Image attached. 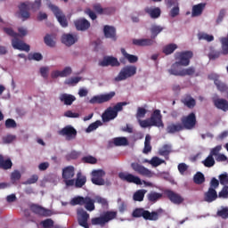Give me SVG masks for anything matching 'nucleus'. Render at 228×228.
Segmentation results:
<instances>
[{"mask_svg":"<svg viewBox=\"0 0 228 228\" xmlns=\"http://www.w3.org/2000/svg\"><path fill=\"white\" fill-rule=\"evenodd\" d=\"M41 7H42V0H35L34 3L23 2L18 6L20 11V15L22 20H28V19L31 17V14L29 13V10H32L33 12H37Z\"/></svg>","mask_w":228,"mask_h":228,"instance_id":"obj_1","label":"nucleus"},{"mask_svg":"<svg viewBox=\"0 0 228 228\" xmlns=\"http://www.w3.org/2000/svg\"><path fill=\"white\" fill-rule=\"evenodd\" d=\"M4 33L9 37H12V45L13 49H17L18 51H25V53H29L30 46L29 45L23 43L22 40L19 39V33L13 31L11 28H4Z\"/></svg>","mask_w":228,"mask_h":228,"instance_id":"obj_2","label":"nucleus"},{"mask_svg":"<svg viewBox=\"0 0 228 228\" xmlns=\"http://www.w3.org/2000/svg\"><path fill=\"white\" fill-rule=\"evenodd\" d=\"M133 218H142L144 220H150L151 222H156L159 220V214L157 211H149L144 208H135L132 213Z\"/></svg>","mask_w":228,"mask_h":228,"instance_id":"obj_3","label":"nucleus"},{"mask_svg":"<svg viewBox=\"0 0 228 228\" xmlns=\"http://www.w3.org/2000/svg\"><path fill=\"white\" fill-rule=\"evenodd\" d=\"M48 8H50V10L53 12L61 28H69V20H67V16L65 13H63V11L58 7V5L50 4Z\"/></svg>","mask_w":228,"mask_h":228,"instance_id":"obj_4","label":"nucleus"},{"mask_svg":"<svg viewBox=\"0 0 228 228\" xmlns=\"http://www.w3.org/2000/svg\"><path fill=\"white\" fill-rule=\"evenodd\" d=\"M181 124L183 131H191V129H195V126H197V116L195 115V112H191L189 115L182 117Z\"/></svg>","mask_w":228,"mask_h":228,"instance_id":"obj_5","label":"nucleus"},{"mask_svg":"<svg viewBox=\"0 0 228 228\" xmlns=\"http://www.w3.org/2000/svg\"><path fill=\"white\" fill-rule=\"evenodd\" d=\"M76 175L74 166H68L62 169V179L66 186H74L75 179H72Z\"/></svg>","mask_w":228,"mask_h":228,"instance_id":"obj_6","label":"nucleus"},{"mask_svg":"<svg viewBox=\"0 0 228 228\" xmlns=\"http://www.w3.org/2000/svg\"><path fill=\"white\" fill-rule=\"evenodd\" d=\"M116 94L115 91H111L109 94L94 95L89 100V104H104V102H110Z\"/></svg>","mask_w":228,"mask_h":228,"instance_id":"obj_7","label":"nucleus"},{"mask_svg":"<svg viewBox=\"0 0 228 228\" xmlns=\"http://www.w3.org/2000/svg\"><path fill=\"white\" fill-rule=\"evenodd\" d=\"M136 74V66H126L124 67L118 77H115V81H124L127 77H133Z\"/></svg>","mask_w":228,"mask_h":228,"instance_id":"obj_8","label":"nucleus"},{"mask_svg":"<svg viewBox=\"0 0 228 228\" xmlns=\"http://www.w3.org/2000/svg\"><path fill=\"white\" fill-rule=\"evenodd\" d=\"M92 178L91 181L93 184L96 186H104L106 184V181H104V175H106V172L102 169L93 170L91 173Z\"/></svg>","mask_w":228,"mask_h":228,"instance_id":"obj_9","label":"nucleus"},{"mask_svg":"<svg viewBox=\"0 0 228 228\" xmlns=\"http://www.w3.org/2000/svg\"><path fill=\"white\" fill-rule=\"evenodd\" d=\"M131 168L139 175H142V177L151 178L153 177L154 175V173H152V171H151L149 168L143 167L142 164L138 162H133L131 164Z\"/></svg>","mask_w":228,"mask_h":228,"instance_id":"obj_10","label":"nucleus"},{"mask_svg":"<svg viewBox=\"0 0 228 228\" xmlns=\"http://www.w3.org/2000/svg\"><path fill=\"white\" fill-rule=\"evenodd\" d=\"M77 222L80 227L90 228L88 224V220H90V214L86 213V210L83 208H78L77 210Z\"/></svg>","mask_w":228,"mask_h":228,"instance_id":"obj_11","label":"nucleus"},{"mask_svg":"<svg viewBox=\"0 0 228 228\" xmlns=\"http://www.w3.org/2000/svg\"><path fill=\"white\" fill-rule=\"evenodd\" d=\"M193 58V52L191 51H185L177 53L176 63L181 65L182 67H188L190 65V60Z\"/></svg>","mask_w":228,"mask_h":228,"instance_id":"obj_12","label":"nucleus"},{"mask_svg":"<svg viewBox=\"0 0 228 228\" xmlns=\"http://www.w3.org/2000/svg\"><path fill=\"white\" fill-rule=\"evenodd\" d=\"M118 177L119 179H121V181H124L125 183H129L137 185L142 184V179H140L139 176H136L131 173L120 172L118 174Z\"/></svg>","mask_w":228,"mask_h":228,"instance_id":"obj_13","label":"nucleus"},{"mask_svg":"<svg viewBox=\"0 0 228 228\" xmlns=\"http://www.w3.org/2000/svg\"><path fill=\"white\" fill-rule=\"evenodd\" d=\"M150 122H151V126L154 127H165V124H163V116L161 115V110H155L151 113Z\"/></svg>","mask_w":228,"mask_h":228,"instance_id":"obj_14","label":"nucleus"},{"mask_svg":"<svg viewBox=\"0 0 228 228\" xmlns=\"http://www.w3.org/2000/svg\"><path fill=\"white\" fill-rule=\"evenodd\" d=\"M59 134L61 136H66V140L68 141L75 140L76 136H77V130L72 126H66L59 131Z\"/></svg>","mask_w":228,"mask_h":228,"instance_id":"obj_15","label":"nucleus"},{"mask_svg":"<svg viewBox=\"0 0 228 228\" xmlns=\"http://www.w3.org/2000/svg\"><path fill=\"white\" fill-rule=\"evenodd\" d=\"M30 210L35 215H38V216H51V215H53V212H51V210L37 204H31Z\"/></svg>","mask_w":228,"mask_h":228,"instance_id":"obj_16","label":"nucleus"},{"mask_svg":"<svg viewBox=\"0 0 228 228\" xmlns=\"http://www.w3.org/2000/svg\"><path fill=\"white\" fill-rule=\"evenodd\" d=\"M212 102L217 110H221V111L227 112L228 111V101L224 98H219L218 96L212 97Z\"/></svg>","mask_w":228,"mask_h":228,"instance_id":"obj_17","label":"nucleus"},{"mask_svg":"<svg viewBox=\"0 0 228 228\" xmlns=\"http://www.w3.org/2000/svg\"><path fill=\"white\" fill-rule=\"evenodd\" d=\"M164 195H166L167 197V199H169L173 204L179 205V204H183V202H184V198L183 196H181L180 194L174 192V191L166 190L164 191Z\"/></svg>","mask_w":228,"mask_h":228,"instance_id":"obj_18","label":"nucleus"},{"mask_svg":"<svg viewBox=\"0 0 228 228\" xmlns=\"http://www.w3.org/2000/svg\"><path fill=\"white\" fill-rule=\"evenodd\" d=\"M219 77H220L215 73H211L208 75V79L214 81V83H215L217 90H219V92H227V90H228L227 85H225L224 82L220 81Z\"/></svg>","mask_w":228,"mask_h":228,"instance_id":"obj_19","label":"nucleus"},{"mask_svg":"<svg viewBox=\"0 0 228 228\" xmlns=\"http://www.w3.org/2000/svg\"><path fill=\"white\" fill-rule=\"evenodd\" d=\"M99 65L100 67H120V62H118V59L113 56H107L99 62Z\"/></svg>","mask_w":228,"mask_h":228,"instance_id":"obj_20","label":"nucleus"},{"mask_svg":"<svg viewBox=\"0 0 228 228\" xmlns=\"http://www.w3.org/2000/svg\"><path fill=\"white\" fill-rule=\"evenodd\" d=\"M77 31H87L90 29V21L85 18L77 19L74 21Z\"/></svg>","mask_w":228,"mask_h":228,"instance_id":"obj_21","label":"nucleus"},{"mask_svg":"<svg viewBox=\"0 0 228 228\" xmlns=\"http://www.w3.org/2000/svg\"><path fill=\"white\" fill-rule=\"evenodd\" d=\"M118 117L117 111H114L112 107H109L102 115V122H110V120H115Z\"/></svg>","mask_w":228,"mask_h":228,"instance_id":"obj_22","label":"nucleus"},{"mask_svg":"<svg viewBox=\"0 0 228 228\" xmlns=\"http://www.w3.org/2000/svg\"><path fill=\"white\" fill-rule=\"evenodd\" d=\"M156 40L151 38H141V39H133V45H137L138 47H149L154 45Z\"/></svg>","mask_w":228,"mask_h":228,"instance_id":"obj_23","label":"nucleus"},{"mask_svg":"<svg viewBox=\"0 0 228 228\" xmlns=\"http://www.w3.org/2000/svg\"><path fill=\"white\" fill-rule=\"evenodd\" d=\"M182 104L185 105L189 110H193L195 106H197V101H195V98L191 97V94H185L181 99Z\"/></svg>","mask_w":228,"mask_h":228,"instance_id":"obj_24","label":"nucleus"},{"mask_svg":"<svg viewBox=\"0 0 228 228\" xmlns=\"http://www.w3.org/2000/svg\"><path fill=\"white\" fill-rule=\"evenodd\" d=\"M103 33L105 38H111V40H117V29L115 27L105 25L103 28Z\"/></svg>","mask_w":228,"mask_h":228,"instance_id":"obj_25","label":"nucleus"},{"mask_svg":"<svg viewBox=\"0 0 228 228\" xmlns=\"http://www.w3.org/2000/svg\"><path fill=\"white\" fill-rule=\"evenodd\" d=\"M216 199H218V193L216 192V190L213 188H208V191L204 193L205 202H215Z\"/></svg>","mask_w":228,"mask_h":228,"instance_id":"obj_26","label":"nucleus"},{"mask_svg":"<svg viewBox=\"0 0 228 228\" xmlns=\"http://www.w3.org/2000/svg\"><path fill=\"white\" fill-rule=\"evenodd\" d=\"M166 131L168 133V134H175V133H181V131H184V128H183L182 123H171L167 126Z\"/></svg>","mask_w":228,"mask_h":228,"instance_id":"obj_27","label":"nucleus"},{"mask_svg":"<svg viewBox=\"0 0 228 228\" xmlns=\"http://www.w3.org/2000/svg\"><path fill=\"white\" fill-rule=\"evenodd\" d=\"M144 12L150 15L151 19H159L161 17V9L159 7H145Z\"/></svg>","mask_w":228,"mask_h":228,"instance_id":"obj_28","label":"nucleus"},{"mask_svg":"<svg viewBox=\"0 0 228 228\" xmlns=\"http://www.w3.org/2000/svg\"><path fill=\"white\" fill-rule=\"evenodd\" d=\"M59 99L65 106H72L73 102L76 101V96L69 94H61Z\"/></svg>","mask_w":228,"mask_h":228,"instance_id":"obj_29","label":"nucleus"},{"mask_svg":"<svg viewBox=\"0 0 228 228\" xmlns=\"http://www.w3.org/2000/svg\"><path fill=\"white\" fill-rule=\"evenodd\" d=\"M61 42L68 45V47H70V45H74L77 42V37L71 34H64L61 37Z\"/></svg>","mask_w":228,"mask_h":228,"instance_id":"obj_30","label":"nucleus"},{"mask_svg":"<svg viewBox=\"0 0 228 228\" xmlns=\"http://www.w3.org/2000/svg\"><path fill=\"white\" fill-rule=\"evenodd\" d=\"M86 184V177L81 174V172L77 174V178L74 182L76 188H83Z\"/></svg>","mask_w":228,"mask_h":228,"instance_id":"obj_31","label":"nucleus"},{"mask_svg":"<svg viewBox=\"0 0 228 228\" xmlns=\"http://www.w3.org/2000/svg\"><path fill=\"white\" fill-rule=\"evenodd\" d=\"M12 167L13 163L12 162V159H7L4 160V157L0 155V168H2V170H10Z\"/></svg>","mask_w":228,"mask_h":228,"instance_id":"obj_32","label":"nucleus"},{"mask_svg":"<svg viewBox=\"0 0 228 228\" xmlns=\"http://www.w3.org/2000/svg\"><path fill=\"white\" fill-rule=\"evenodd\" d=\"M170 76H180L182 77L183 69H179V63L175 62L172 64L171 69H167Z\"/></svg>","mask_w":228,"mask_h":228,"instance_id":"obj_33","label":"nucleus"},{"mask_svg":"<svg viewBox=\"0 0 228 228\" xmlns=\"http://www.w3.org/2000/svg\"><path fill=\"white\" fill-rule=\"evenodd\" d=\"M206 8V4H198L192 7L191 17H200Z\"/></svg>","mask_w":228,"mask_h":228,"instance_id":"obj_34","label":"nucleus"},{"mask_svg":"<svg viewBox=\"0 0 228 228\" xmlns=\"http://www.w3.org/2000/svg\"><path fill=\"white\" fill-rule=\"evenodd\" d=\"M84 206L87 211H94L95 210V200H94L92 198L86 196V197H85Z\"/></svg>","mask_w":228,"mask_h":228,"instance_id":"obj_35","label":"nucleus"},{"mask_svg":"<svg viewBox=\"0 0 228 228\" xmlns=\"http://www.w3.org/2000/svg\"><path fill=\"white\" fill-rule=\"evenodd\" d=\"M170 152H172V146L169 144H164L162 148L159 150V156H163L166 159H168Z\"/></svg>","mask_w":228,"mask_h":228,"instance_id":"obj_36","label":"nucleus"},{"mask_svg":"<svg viewBox=\"0 0 228 228\" xmlns=\"http://www.w3.org/2000/svg\"><path fill=\"white\" fill-rule=\"evenodd\" d=\"M103 218L104 224H108V222H111V220H115L117 218V211H106L102 216Z\"/></svg>","mask_w":228,"mask_h":228,"instance_id":"obj_37","label":"nucleus"},{"mask_svg":"<svg viewBox=\"0 0 228 228\" xmlns=\"http://www.w3.org/2000/svg\"><path fill=\"white\" fill-rule=\"evenodd\" d=\"M163 198V194L156 191H151L147 194V199L149 202H152V204H156L157 200H159Z\"/></svg>","mask_w":228,"mask_h":228,"instance_id":"obj_38","label":"nucleus"},{"mask_svg":"<svg viewBox=\"0 0 228 228\" xmlns=\"http://www.w3.org/2000/svg\"><path fill=\"white\" fill-rule=\"evenodd\" d=\"M165 28L159 25H152L150 28V31L151 33V37L153 40L163 31Z\"/></svg>","mask_w":228,"mask_h":228,"instance_id":"obj_39","label":"nucleus"},{"mask_svg":"<svg viewBox=\"0 0 228 228\" xmlns=\"http://www.w3.org/2000/svg\"><path fill=\"white\" fill-rule=\"evenodd\" d=\"M121 53L129 63H136V61H138V56L127 53L124 48H121Z\"/></svg>","mask_w":228,"mask_h":228,"instance_id":"obj_40","label":"nucleus"},{"mask_svg":"<svg viewBox=\"0 0 228 228\" xmlns=\"http://www.w3.org/2000/svg\"><path fill=\"white\" fill-rule=\"evenodd\" d=\"M145 193H147L145 190L136 191L133 196L134 200H135V202H142L143 199H145Z\"/></svg>","mask_w":228,"mask_h":228,"instance_id":"obj_41","label":"nucleus"},{"mask_svg":"<svg viewBox=\"0 0 228 228\" xmlns=\"http://www.w3.org/2000/svg\"><path fill=\"white\" fill-rule=\"evenodd\" d=\"M144 163H150V165L153 166L154 167H159V165H163L166 163L164 159H159V157H153L151 160H144Z\"/></svg>","mask_w":228,"mask_h":228,"instance_id":"obj_42","label":"nucleus"},{"mask_svg":"<svg viewBox=\"0 0 228 228\" xmlns=\"http://www.w3.org/2000/svg\"><path fill=\"white\" fill-rule=\"evenodd\" d=\"M215 158L210 154L204 160H202V165H204L206 168H211V167H215Z\"/></svg>","mask_w":228,"mask_h":228,"instance_id":"obj_43","label":"nucleus"},{"mask_svg":"<svg viewBox=\"0 0 228 228\" xmlns=\"http://www.w3.org/2000/svg\"><path fill=\"white\" fill-rule=\"evenodd\" d=\"M175 49H177V45L169 44L163 47L162 53H164V54L168 56V54H172V53H174V51H175Z\"/></svg>","mask_w":228,"mask_h":228,"instance_id":"obj_44","label":"nucleus"},{"mask_svg":"<svg viewBox=\"0 0 228 228\" xmlns=\"http://www.w3.org/2000/svg\"><path fill=\"white\" fill-rule=\"evenodd\" d=\"M193 181L195 184H203V183H206V177L204 176V174L198 172L194 175Z\"/></svg>","mask_w":228,"mask_h":228,"instance_id":"obj_45","label":"nucleus"},{"mask_svg":"<svg viewBox=\"0 0 228 228\" xmlns=\"http://www.w3.org/2000/svg\"><path fill=\"white\" fill-rule=\"evenodd\" d=\"M71 206H85V197L77 196L70 201Z\"/></svg>","mask_w":228,"mask_h":228,"instance_id":"obj_46","label":"nucleus"},{"mask_svg":"<svg viewBox=\"0 0 228 228\" xmlns=\"http://www.w3.org/2000/svg\"><path fill=\"white\" fill-rule=\"evenodd\" d=\"M114 142V145H116V147H122L124 145H127L128 142H127V138L126 137H116L113 140Z\"/></svg>","mask_w":228,"mask_h":228,"instance_id":"obj_47","label":"nucleus"},{"mask_svg":"<svg viewBox=\"0 0 228 228\" xmlns=\"http://www.w3.org/2000/svg\"><path fill=\"white\" fill-rule=\"evenodd\" d=\"M44 42L48 47H54L56 45V42H54V36L53 35H46L44 38Z\"/></svg>","mask_w":228,"mask_h":228,"instance_id":"obj_48","label":"nucleus"},{"mask_svg":"<svg viewBox=\"0 0 228 228\" xmlns=\"http://www.w3.org/2000/svg\"><path fill=\"white\" fill-rule=\"evenodd\" d=\"M101 126H102V122L101 120H96L88 126L86 128V133H92V131H95V129L101 127Z\"/></svg>","mask_w":228,"mask_h":228,"instance_id":"obj_49","label":"nucleus"},{"mask_svg":"<svg viewBox=\"0 0 228 228\" xmlns=\"http://www.w3.org/2000/svg\"><path fill=\"white\" fill-rule=\"evenodd\" d=\"M195 67L182 69V77H184L186 76H195Z\"/></svg>","mask_w":228,"mask_h":228,"instance_id":"obj_50","label":"nucleus"},{"mask_svg":"<svg viewBox=\"0 0 228 228\" xmlns=\"http://www.w3.org/2000/svg\"><path fill=\"white\" fill-rule=\"evenodd\" d=\"M83 163H87L89 165H95L97 163V159L92 155L86 156L82 158Z\"/></svg>","mask_w":228,"mask_h":228,"instance_id":"obj_51","label":"nucleus"},{"mask_svg":"<svg viewBox=\"0 0 228 228\" xmlns=\"http://www.w3.org/2000/svg\"><path fill=\"white\" fill-rule=\"evenodd\" d=\"M199 40H206L207 42H213L215 40V37L206 33L198 34Z\"/></svg>","mask_w":228,"mask_h":228,"instance_id":"obj_52","label":"nucleus"},{"mask_svg":"<svg viewBox=\"0 0 228 228\" xmlns=\"http://www.w3.org/2000/svg\"><path fill=\"white\" fill-rule=\"evenodd\" d=\"M28 60H34L35 61H42V60H44V56L40 53H29Z\"/></svg>","mask_w":228,"mask_h":228,"instance_id":"obj_53","label":"nucleus"},{"mask_svg":"<svg viewBox=\"0 0 228 228\" xmlns=\"http://www.w3.org/2000/svg\"><path fill=\"white\" fill-rule=\"evenodd\" d=\"M92 225H106L104 223V219L102 218V216L100 217H94L91 219Z\"/></svg>","mask_w":228,"mask_h":228,"instance_id":"obj_54","label":"nucleus"},{"mask_svg":"<svg viewBox=\"0 0 228 228\" xmlns=\"http://www.w3.org/2000/svg\"><path fill=\"white\" fill-rule=\"evenodd\" d=\"M217 216H220L224 220H226L228 218V208H222L221 210H218L216 213Z\"/></svg>","mask_w":228,"mask_h":228,"instance_id":"obj_55","label":"nucleus"},{"mask_svg":"<svg viewBox=\"0 0 228 228\" xmlns=\"http://www.w3.org/2000/svg\"><path fill=\"white\" fill-rule=\"evenodd\" d=\"M124 106H127V102H118L114 107H112V110L118 114V111H122V110H124Z\"/></svg>","mask_w":228,"mask_h":228,"instance_id":"obj_56","label":"nucleus"},{"mask_svg":"<svg viewBox=\"0 0 228 228\" xmlns=\"http://www.w3.org/2000/svg\"><path fill=\"white\" fill-rule=\"evenodd\" d=\"M5 127L6 129H15L17 127V122L14 119L8 118L5 120Z\"/></svg>","mask_w":228,"mask_h":228,"instance_id":"obj_57","label":"nucleus"},{"mask_svg":"<svg viewBox=\"0 0 228 228\" xmlns=\"http://www.w3.org/2000/svg\"><path fill=\"white\" fill-rule=\"evenodd\" d=\"M20 177H22V175L20 174V171H19V170H14L11 174V181L12 183H15V181H20Z\"/></svg>","mask_w":228,"mask_h":228,"instance_id":"obj_58","label":"nucleus"},{"mask_svg":"<svg viewBox=\"0 0 228 228\" xmlns=\"http://www.w3.org/2000/svg\"><path fill=\"white\" fill-rule=\"evenodd\" d=\"M181 12V9L179 8V5H176L175 7H173L170 12H169V16L172 18V19H175V17H177V15H179Z\"/></svg>","mask_w":228,"mask_h":228,"instance_id":"obj_59","label":"nucleus"},{"mask_svg":"<svg viewBox=\"0 0 228 228\" xmlns=\"http://www.w3.org/2000/svg\"><path fill=\"white\" fill-rule=\"evenodd\" d=\"M217 196L219 199H228V186L224 185Z\"/></svg>","mask_w":228,"mask_h":228,"instance_id":"obj_60","label":"nucleus"},{"mask_svg":"<svg viewBox=\"0 0 228 228\" xmlns=\"http://www.w3.org/2000/svg\"><path fill=\"white\" fill-rule=\"evenodd\" d=\"M220 151H222V145H217L211 149L209 155L216 158L218 155H220Z\"/></svg>","mask_w":228,"mask_h":228,"instance_id":"obj_61","label":"nucleus"},{"mask_svg":"<svg viewBox=\"0 0 228 228\" xmlns=\"http://www.w3.org/2000/svg\"><path fill=\"white\" fill-rule=\"evenodd\" d=\"M219 183L223 186H227V184H228V175H227V173H224V174L219 175Z\"/></svg>","mask_w":228,"mask_h":228,"instance_id":"obj_62","label":"nucleus"},{"mask_svg":"<svg viewBox=\"0 0 228 228\" xmlns=\"http://www.w3.org/2000/svg\"><path fill=\"white\" fill-rule=\"evenodd\" d=\"M145 115H147V110H145L142 107H139L137 109V112H136V118H143L145 117Z\"/></svg>","mask_w":228,"mask_h":228,"instance_id":"obj_63","label":"nucleus"},{"mask_svg":"<svg viewBox=\"0 0 228 228\" xmlns=\"http://www.w3.org/2000/svg\"><path fill=\"white\" fill-rule=\"evenodd\" d=\"M41 224L45 228L54 227V221L53 219H45Z\"/></svg>","mask_w":228,"mask_h":228,"instance_id":"obj_64","label":"nucleus"}]
</instances>
